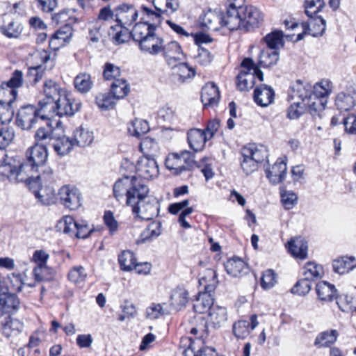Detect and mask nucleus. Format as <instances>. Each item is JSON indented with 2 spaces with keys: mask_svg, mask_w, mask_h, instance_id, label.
<instances>
[{
  "mask_svg": "<svg viewBox=\"0 0 356 356\" xmlns=\"http://www.w3.org/2000/svg\"><path fill=\"white\" fill-rule=\"evenodd\" d=\"M155 10L146 6L141 8V21L150 24L156 29L160 25L164 15L169 16L179 8V0H153Z\"/></svg>",
  "mask_w": 356,
  "mask_h": 356,
  "instance_id": "nucleus-1",
  "label": "nucleus"
},
{
  "mask_svg": "<svg viewBox=\"0 0 356 356\" xmlns=\"http://www.w3.org/2000/svg\"><path fill=\"white\" fill-rule=\"evenodd\" d=\"M174 74L177 76V81L184 83L187 79L195 76V70L189 67L186 63H174L173 67Z\"/></svg>",
  "mask_w": 356,
  "mask_h": 356,
  "instance_id": "nucleus-39",
  "label": "nucleus"
},
{
  "mask_svg": "<svg viewBox=\"0 0 356 356\" xmlns=\"http://www.w3.org/2000/svg\"><path fill=\"white\" fill-rule=\"evenodd\" d=\"M43 92L44 97L39 101V106L45 111L65 94L59 85L51 79L44 83Z\"/></svg>",
  "mask_w": 356,
  "mask_h": 356,
  "instance_id": "nucleus-10",
  "label": "nucleus"
},
{
  "mask_svg": "<svg viewBox=\"0 0 356 356\" xmlns=\"http://www.w3.org/2000/svg\"><path fill=\"white\" fill-rule=\"evenodd\" d=\"M24 283L20 273H11L7 276V287L5 291L19 292L22 290Z\"/></svg>",
  "mask_w": 356,
  "mask_h": 356,
  "instance_id": "nucleus-53",
  "label": "nucleus"
},
{
  "mask_svg": "<svg viewBox=\"0 0 356 356\" xmlns=\"http://www.w3.org/2000/svg\"><path fill=\"white\" fill-rule=\"evenodd\" d=\"M75 88L81 93L88 92L93 86L91 75L86 72L78 74L74 79Z\"/></svg>",
  "mask_w": 356,
  "mask_h": 356,
  "instance_id": "nucleus-37",
  "label": "nucleus"
},
{
  "mask_svg": "<svg viewBox=\"0 0 356 356\" xmlns=\"http://www.w3.org/2000/svg\"><path fill=\"white\" fill-rule=\"evenodd\" d=\"M136 7L129 3H122L115 7V21L122 26H130L138 18Z\"/></svg>",
  "mask_w": 356,
  "mask_h": 356,
  "instance_id": "nucleus-13",
  "label": "nucleus"
},
{
  "mask_svg": "<svg viewBox=\"0 0 356 356\" xmlns=\"http://www.w3.org/2000/svg\"><path fill=\"white\" fill-rule=\"evenodd\" d=\"M354 259L350 257L341 258L333 261V269L339 274H344L353 270L355 267Z\"/></svg>",
  "mask_w": 356,
  "mask_h": 356,
  "instance_id": "nucleus-50",
  "label": "nucleus"
},
{
  "mask_svg": "<svg viewBox=\"0 0 356 356\" xmlns=\"http://www.w3.org/2000/svg\"><path fill=\"white\" fill-rule=\"evenodd\" d=\"M154 31L155 29L151 26L150 24H146L140 21L135 24L131 31H130V34L133 40L138 43Z\"/></svg>",
  "mask_w": 356,
  "mask_h": 356,
  "instance_id": "nucleus-38",
  "label": "nucleus"
},
{
  "mask_svg": "<svg viewBox=\"0 0 356 356\" xmlns=\"http://www.w3.org/2000/svg\"><path fill=\"white\" fill-rule=\"evenodd\" d=\"M194 155L191 152L184 150L178 153H171L165 159V167L174 175H178L189 170L194 162Z\"/></svg>",
  "mask_w": 356,
  "mask_h": 356,
  "instance_id": "nucleus-6",
  "label": "nucleus"
},
{
  "mask_svg": "<svg viewBox=\"0 0 356 356\" xmlns=\"http://www.w3.org/2000/svg\"><path fill=\"white\" fill-rule=\"evenodd\" d=\"M78 222H76L70 216H65L59 221L58 227L63 229L65 234H74Z\"/></svg>",
  "mask_w": 356,
  "mask_h": 356,
  "instance_id": "nucleus-62",
  "label": "nucleus"
},
{
  "mask_svg": "<svg viewBox=\"0 0 356 356\" xmlns=\"http://www.w3.org/2000/svg\"><path fill=\"white\" fill-rule=\"evenodd\" d=\"M166 304L163 305L161 304H152L146 310L147 316L151 319H156L161 316L167 315L170 313V310L167 308Z\"/></svg>",
  "mask_w": 356,
  "mask_h": 356,
  "instance_id": "nucleus-61",
  "label": "nucleus"
},
{
  "mask_svg": "<svg viewBox=\"0 0 356 356\" xmlns=\"http://www.w3.org/2000/svg\"><path fill=\"white\" fill-rule=\"evenodd\" d=\"M307 243L301 238L288 242L289 252L296 258L305 259L307 256Z\"/></svg>",
  "mask_w": 356,
  "mask_h": 356,
  "instance_id": "nucleus-35",
  "label": "nucleus"
},
{
  "mask_svg": "<svg viewBox=\"0 0 356 356\" xmlns=\"http://www.w3.org/2000/svg\"><path fill=\"white\" fill-rule=\"evenodd\" d=\"M140 204H137L131 210L138 218L149 220L159 215L160 204L156 198L147 195Z\"/></svg>",
  "mask_w": 356,
  "mask_h": 356,
  "instance_id": "nucleus-8",
  "label": "nucleus"
},
{
  "mask_svg": "<svg viewBox=\"0 0 356 356\" xmlns=\"http://www.w3.org/2000/svg\"><path fill=\"white\" fill-rule=\"evenodd\" d=\"M150 128L147 121L140 119H136L132 122L131 126L128 127L129 132L136 137L147 133Z\"/></svg>",
  "mask_w": 356,
  "mask_h": 356,
  "instance_id": "nucleus-52",
  "label": "nucleus"
},
{
  "mask_svg": "<svg viewBox=\"0 0 356 356\" xmlns=\"http://www.w3.org/2000/svg\"><path fill=\"white\" fill-rule=\"evenodd\" d=\"M280 196L282 204L286 209H291L297 204L298 196L292 191L280 188Z\"/></svg>",
  "mask_w": 356,
  "mask_h": 356,
  "instance_id": "nucleus-55",
  "label": "nucleus"
},
{
  "mask_svg": "<svg viewBox=\"0 0 356 356\" xmlns=\"http://www.w3.org/2000/svg\"><path fill=\"white\" fill-rule=\"evenodd\" d=\"M325 20L318 15L309 17V22L302 24L305 33H307L308 35H311L313 37L322 35L325 31Z\"/></svg>",
  "mask_w": 356,
  "mask_h": 356,
  "instance_id": "nucleus-23",
  "label": "nucleus"
},
{
  "mask_svg": "<svg viewBox=\"0 0 356 356\" xmlns=\"http://www.w3.org/2000/svg\"><path fill=\"white\" fill-rule=\"evenodd\" d=\"M59 202L65 209L76 211L82 205V195L74 186H63L58 192Z\"/></svg>",
  "mask_w": 356,
  "mask_h": 356,
  "instance_id": "nucleus-7",
  "label": "nucleus"
},
{
  "mask_svg": "<svg viewBox=\"0 0 356 356\" xmlns=\"http://www.w3.org/2000/svg\"><path fill=\"white\" fill-rule=\"evenodd\" d=\"M44 120V116L40 114V110L35 106L26 104L21 106L17 111L15 123L23 130H30L40 120Z\"/></svg>",
  "mask_w": 356,
  "mask_h": 356,
  "instance_id": "nucleus-5",
  "label": "nucleus"
},
{
  "mask_svg": "<svg viewBox=\"0 0 356 356\" xmlns=\"http://www.w3.org/2000/svg\"><path fill=\"white\" fill-rule=\"evenodd\" d=\"M241 155L251 156L257 164L262 163L268 156L266 147L257 146L255 144H249L242 148Z\"/></svg>",
  "mask_w": 356,
  "mask_h": 356,
  "instance_id": "nucleus-29",
  "label": "nucleus"
},
{
  "mask_svg": "<svg viewBox=\"0 0 356 356\" xmlns=\"http://www.w3.org/2000/svg\"><path fill=\"white\" fill-rule=\"evenodd\" d=\"M188 143L191 149L194 152H199L204 149L205 143L209 139L203 130L192 129L187 134Z\"/></svg>",
  "mask_w": 356,
  "mask_h": 356,
  "instance_id": "nucleus-26",
  "label": "nucleus"
},
{
  "mask_svg": "<svg viewBox=\"0 0 356 356\" xmlns=\"http://www.w3.org/2000/svg\"><path fill=\"white\" fill-rule=\"evenodd\" d=\"M170 300L172 307L176 310H180L188 302V293L183 289H176L171 295Z\"/></svg>",
  "mask_w": 356,
  "mask_h": 356,
  "instance_id": "nucleus-47",
  "label": "nucleus"
},
{
  "mask_svg": "<svg viewBox=\"0 0 356 356\" xmlns=\"http://www.w3.org/2000/svg\"><path fill=\"white\" fill-rule=\"evenodd\" d=\"M215 288V284H207L204 286L205 292L199 294L193 305L195 312L204 314L207 311L210 312V309L214 306L211 292L214 291Z\"/></svg>",
  "mask_w": 356,
  "mask_h": 356,
  "instance_id": "nucleus-17",
  "label": "nucleus"
},
{
  "mask_svg": "<svg viewBox=\"0 0 356 356\" xmlns=\"http://www.w3.org/2000/svg\"><path fill=\"white\" fill-rule=\"evenodd\" d=\"M115 97L110 93H99L96 96L95 102L98 107L102 110H108L115 105Z\"/></svg>",
  "mask_w": 356,
  "mask_h": 356,
  "instance_id": "nucleus-60",
  "label": "nucleus"
},
{
  "mask_svg": "<svg viewBox=\"0 0 356 356\" xmlns=\"http://www.w3.org/2000/svg\"><path fill=\"white\" fill-rule=\"evenodd\" d=\"M188 342L187 348L184 350V356H199L198 348H200L202 340L197 339V341L193 340L191 338H186L181 340V346H186L184 342Z\"/></svg>",
  "mask_w": 356,
  "mask_h": 356,
  "instance_id": "nucleus-63",
  "label": "nucleus"
},
{
  "mask_svg": "<svg viewBox=\"0 0 356 356\" xmlns=\"http://www.w3.org/2000/svg\"><path fill=\"white\" fill-rule=\"evenodd\" d=\"M338 335L336 330L321 332L316 336L314 344L319 348L330 347L337 341Z\"/></svg>",
  "mask_w": 356,
  "mask_h": 356,
  "instance_id": "nucleus-34",
  "label": "nucleus"
},
{
  "mask_svg": "<svg viewBox=\"0 0 356 356\" xmlns=\"http://www.w3.org/2000/svg\"><path fill=\"white\" fill-rule=\"evenodd\" d=\"M0 300L8 313L12 310H17L19 307V300L15 292L2 291L0 293Z\"/></svg>",
  "mask_w": 356,
  "mask_h": 356,
  "instance_id": "nucleus-46",
  "label": "nucleus"
},
{
  "mask_svg": "<svg viewBox=\"0 0 356 356\" xmlns=\"http://www.w3.org/2000/svg\"><path fill=\"white\" fill-rule=\"evenodd\" d=\"M241 67L247 70L249 72L253 70V73H252V74H254V77L257 76L260 81H264V74L260 70L261 67L259 66L258 63L257 65H255L252 58H245L241 63Z\"/></svg>",
  "mask_w": 356,
  "mask_h": 356,
  "instance_id": "nucleus-59",
  "label": "nucleus"
},
{
  "mask_svg": "<svg viewBox=\"0 0 356 356\" xmlns=\"http://www.w3.org/2000/svg\"><path fill=\"white\" fill-rule=\"evenodd\" d=\"M238 0H227L226 13L220 17V24L229 30H243V4Z\"/></svg>",
  "mask_w": 356,
  "mask_h": 356,
  "instance_id": "nucleus-4",
  "label": "nucleus"
},
{
  "mask_svg": "<svg viewBox=\"0 0 356 356\" xmlns=\"http://www.w3.org/2000/svg\"><path fill=\"white\" fill-rule=\"evenodd\" d=\"M275 92L267 85L261 84L254 91V100L257 105L265 107L270 104L274 99Z\"/></svg>",
  "mask_w": 356,
  "mask_h": 356,
  "instance_id": "nucleus-25",
  "label": "nucleus"
},
{
  "mask_svg": "<svg viewBox=\"0 0 356 356\" xmlns=\"http://www.w3.org/2000/svg\"><path fill=\"white\" fill-rule=\"evenodd\" d=\"M118 262L121 270L130 271L134 270L136 264V259L132 252L124 250L118 256Z\"/></svg>",
  "mask_w": 356,
  "mask_h": 356,
  "instance_id": "nucleus-45",
  "label": "nucleus"
},
{
  "mask_svg": "<svg viewBox=\"0 0 356 356\" xmlns=\"http://www.w3.org/2000/svg\"><path fill=\"white\" fill-rule=\"evenodd\" d=\"M289 97L291 99H300L301 100L300 102L307 104L311 113L319 111L320 107L323 106V103L321 101H318V102L313 101L312 86L300 80H297L290 87Z\"/></svg>",
  "mask_w": 356,
  "mask_h": 356,
  "instance_id": "nucleus-3",
  "label": "nucleus"
},
{
  "mask_svg": "<svg viewBox=\"0 0 356 356\" xmlns=\"http://www.w3.org/2000/svg\"><path fill=\"white\" fill-rule=\"evenodd\" d=\"M74 147H84L90 145L94 140L93 133L82 127L76 129L71 138Z\"/></svg>",
  "mask_w": 356,
  "mask_h": 356,
  "instance_id": "nucleus-31",
  "label": "nucleus"
},
{
  "mask_svg": "<svg viewBox=\"0 0 356 356\" xmlns=\"http://www.w3.org/2000/svg\"><path fill=\"white\" fill-rule=\"evenodd\" d=\"M220 98L219 89L214 83H207L202 88L201 102L204 107H214L217 106Z\"/></svg>",
  "mask_w": 356,
  "mask_h": 356,
  "instance_id": "nucleus-19",
  "label": "nucleus"
},
{
  "mask_svg": "<svg viewBox=\"0 0 356 356\" xmlns=\"http://www.w3.org/2000/svg\"><path fill=\"white\" fill-rule=\"evenodd\" d=\"M137 175L145 179H149L158 176L159 170L156 161L153 156H143L136 163Z\"/></svg>",
  "mask_w": 356,
  "mask_h": 356,
  "instance_id": "nucleus-12",
  "label": "nucleus"
},
{
  "mask_svg": "<svg viewBox=\"0 0 356 356\" xmlns=\"http://www.w3.org/2000/svg\"><path fill=\"white\" fill-rule=\"evenodd\" d=\"M304 277L312 280L321 278L324 271L322 266L314 262H308L305 266Z\"/></svg>",
  "mask_w": 356,
  "mask_h": 356,
  "instance_id": "nucleus-49",
  "label": "nucleus"
},
{
  "mask_svg": "<svg viewBox=\"0 0 356 356\" xmlns=\"http://www.w3.org/2000/svg\"><path fill=\"white\" fill-rule=\"evenodd\" d=\"M23 329V322L10 316L6 317L1 322L0 332L8 339L17 337L22 332Z\"/></svg>",
  "mask_w": 356,
  "mask_h": 356,
  "instance_id": "nucleus-21",
  "label": "nucleus"
},
{
  "mask_svg": "<svg viewBox=\"0 0 356 356\" xmlns=\"http://www.w3.org/2000/svg\"><path fill=\"white\" fill-rule=\"evenodd\" d=\"M48 154L47 147L44 145L35 143L29 147L26 152V161L22 163V170L29 177V181L34 177V174L40 172L44 167L47 159Z\"/></svg>",
  "mask_w": 356,
  "mask_h": 356,
  "instance_id": "nucleus-2",
  "label": "nucleus"
},
{
  "mask_svg": "<svg viewBox=\"0 0 356 356\" xmlns=\"http://www.w3.org/2000/svg\"><path fill=\"white\" fill-rule=\"evenodd\" d=\"M335 104L341 111H347L355 106V100L350 95L341 92L336 97Z\"/></svg>",
  "mask_w": 356,
  "mask_h": 356,
  "instance_id": "nucleus-54",
  "label": "nucleus"
},
{
  "mask_svg": "<svg viewBox=\"0 0 356 356\" xmlns=\"http://www.w3.org/2000/svg\"><path fill=\"white\" fill-rule=\"evenodd\" d=\"M140 149L144 156H154L159 151V145L154 138L145 137L140 143Z\"/></svg>",
  "mask_w": 356,
  "mask_h": 356,
  "instance_id": "nucleus-51",
  "label": "nucleus"
},
{
  "mask_svg": "<svg viewBox=\"0 0 356 356\" xmlns=\"http://www.w3.org/2000/svg\"><path fill=\"white\" fill-rule=\"evenodd\" d=\"M161 234V223L153 222L150 223L140 234L138 243L152 242Z\"/></svg>",
  "mask_w": 356,
  "mask_h": 356,
  "instance_id": "nucleus-33",
  "label": "nucleus"
},
{
  "mask_svg": "<svg viewBox=\"0 0 356 356\" xmlns=\"http://www.w3.org/2000/svg\"><path fill=\"white\" fill-rule=\"evenodd\" d=\"M23 83V73L20 70H15L9 81L7 82V86L10 88L9 94L13 96L12 100H15L17 92L15 88H19Z\"/></svg>",
  "mask_w": 356,
  "mask_h": 356,
  "instance_id": "nucleus-48",
  "label": "nucleus"
},
{
  "mask_svg": "<svg viewBox=\"0 0 356 356\" xmlns=\"http://www.w3.org/2000/svg\"><path fill=\"white\" fill-rule=\"evenodd\" d=\"M52 145L55 152L60 156L67 154L74 147L72 138L65 136L64 129L60 121L55 122Z\"/></svg>",
  "mask_w": 356,
  "mask_h": 356,
  "instance_id": "nucleus-9",
  "label": "nucleus"
},
{
  "mask_svg": "<svg viewBox=\"0 0 356 356\" xmlns=\"http://www.w3.org/2000/svg\"><path fill=\"white\" fill-rule=\"evenodd\" d=\"M316 291L318 298L322 301H331L336 297L337 298V303L339 309L342 311H345V308L341 305L342 297L340 296L337 298L336 296L337 289L334 285L326 281H321L316 284Z\"/></svg>",
  "mask_w": 356,
  "mask_h": 356,
  "instance_id": "nucleus-20",
  "label": "nucleus"
},
{
  "mask_svg": "<svg viewBox=\"0 0 356 356\" xmlns=\"http://www.w3.org/2000/svg\"><path fill=\"white\" fill-rule=\"evenodd\" d=\"M0 175L7 177L13 182H27L31 184L29 177L22 170V164L19 166H14L9 163H2L0 165Z\"/></svg>",
  "mask_w": 356,
  "mask_h": 356,
  "instance_id": "nucleus-18",
  "label": "nucleus"
},
{
  "mask_svg": "<svg viewBox=\"0 0 356 356\" xmlns=\"http://www.w3.org/2000/svg\"><path fill=\"white\" fill-rule=\"evenodd\" d=\"M136 178L135 176H124L115 181L113 191L115 198L118 202L125 200L128 195V191L131 188Z\"/></svg>",
  "mask_w": 356,
  "mask_h": 356,
  "instance_id": "nucleus-24",
  "label": "nucleus"
},
{
  "mask_svg": "<svg viewBox=\"0 0 356 356\" xmlns=\"http://www.w3.org/2000/svg\"><path fill=\"white\" fill-rule=\"evenodd\" d=\"M233 332L237 339H243L250 334V322L248 321H238L233 325Z\"/></svg>",
  "mask_w": 356,
  "mask_h": 356,
  "instance_id": "nucleus-57",
  "label": "nucleus"
},
{
  "mask_svg": "<svg viewBox=\"0 0 356 356\" xmlns=\"http://www.w3.org/2000/svg\"><path fill=\"white\" fill-rule=\"evenodd\" d=\"M127 26H122L117 24L115 26H111L108 32L117 44H122L127 42L131 37Z\"/></svg>",
  "mask_w": 356,
  "mask_h": 356,
  "instance_id": "nucleus-41",
  "label": "nucleus"
},
{
  "mask_svg": "<svg viewBox=\"0 0 356 356\" xmlns=\"http://www.w3.org/2000/svg\"><path fill=\"white\" fill-rule=\"evenodd\" d=\"M225 268L227 274L232 277H240L249 271L247 264L238 257H233L225 264Z\"/></svg>",
  "mask_w": 356,
  "mask_h": 356,
  "instance_id": "nucleus-28",
  "label": "nucleus"
},
{
  "mask_svg": "<svg viewBox=\"0 0 356 356\" xmlns=\"http://www.w3.org/2000/svg\"><path fill=\"white\" fill-rule=\"evenodd\" d=\"M227 321V312L225 307L213 306L209 312V321L214 328H219Z\"/></svg>",
  "mask_w": 356,
  "mask_h": 356,
  "instance_id": "nucleus-32",
  "label": "nucleus"
},
{
  "mask_svg": "<svg viewBox=\"0 0 356 356\" xmlns=\"http://www.w3.org/2000/svg\"><path fill=\"white\" fill-rule=\"evenodd\" d=\"M311 289V280L304 277V278L298 281L296 285L291 289V291L293 294L305 296L310 291Z\"/></svg>",
  "mask_w": 356,
  "mask_h": 356,
  "instance_id": "nucleus-64",
  "label": "nucleus"
},
{
  "mask_svg": "<svg viewBox=\"0 0 356 356\" xmlns=\"http://www.w3.org/2000/svg\"><path fill=\"white\" fill-rule=\"evenodd\" d=\"M262 20L263 15L257 8L243 4V30L248 31L258 27Z\"/></svg>",
  "mask_w": 356,
  "mask_h": 356,
  "instance_id": "nucleus-15",
  "label": "nucleus"
},
{
  "mask_svg": "<svg viewBox=\"0 0 356 356\" xmlns=\"http://www.w3.org/2000/svg\"><path fill=\"white\" fill-rule=\"evenodd\" d=\"M280 58L279 51L277 49H264L261 51L258 64L261 67L266 68L275 65Z\"/></svg>",
  "mask_w": 356,
  "mask_h": 356,
  "instance_id": "nucleus-36",
  "label": "nucleus"
},
{
  "mask_svg": "<svg viewBox=\"0 0 356 356\" xmlns=\"http://www.w3.org/2000/svg\"><path fill=\"white\" fill-rule=\"evenodd\" d=\"M79 104L73 106V100L68 98L65 94L55 102V104L51 106L46 111L52 112L57 115L62 117L64 115H73L79 110Z\"/></svg>",
  "mask_w": 356,
  "mask_h": 356,
  "instance_id": "nucleus-16",
  "label": "nucleus"
},
{
  "mask_svg": "<svg viewBox=\"0 0 356 356\" xmlns=\"http://www.w3.org/2000/svg\"><path fill=\"white\" fill-rule=\"evenodd\" d=\"M332 82L327 79H323L312 86L313 101H316V102L321 101L323 103V106L320 107V110L324 108V102L321 98L328 96L332 92Z\"/></svg>",
  "mask_w": 356,
  "mask_h": 356,
  "instance_id": "nucleus-30",
  "label": "nucleus"
},
{
  "mask_svg": "<svg viewBox=\"0 0 356 356\" xmlns=\"http://www.w3.org/2000/svg\"><path fill=\"white\" fill-rule=\"evenodd\" d=\"M149 193V189L144 181L136 177L131 188L128 191V195L125 198L126 205L131 207L132 209L137 204L143 202Z\"/></svg>",
  "mask_w": 356,
  "mask_h": 356,
  "instance_id": "nucleus-11",
  "label": "nucleus"
},
{
  "mask_svg": "<svg viewBox=\"0 0 356 356\" xmlns=\"http://www.w3.org/2000/svg\"><path fill=\"white\" fill-rule=\"evenodd\" d=\"M264 40L266 43L268 49L279 51L280 48L284 45L283 33L278 30L274 31L267 34L264 38Z\"/></svg>",
  "mask_w": 356,
  "mask_h": 356,
  "instance_id": "nucleus-44",
  "label": "nucleus"
},
{
  "mask_svg": "<svg viewBox=\"0 0 356 356\" xmlns=\"http://www.w3.org/2000/svg\"><path fill=\"white\" fill-rule=\"evenodd\" d=\"M129 86L127 81L120 78L113 81L111 85V93L117 99H122L129 92Z\"/></svg>",
  "mask_w": 356,
  "mask_h": 356,
  "instance_id": "nucleus-42",
  "label": "nucleus"
},
{
  "mask_svg": "<svg viewBox=\"0 0 356 356\" xmlns=\"http://www.w3.org/2000/svg\"><path fill=\"white\" fill-rule=\"evenodd\" d=\"M161 53H162L168 65L171 67H173L174 63L181 61L184 58V54L181 47L176 41H171L167 44L163 43Z\"/></svg>",
  "mask_w": 356,
  "mask_h": 356,
  "instance_id": "nucleus-14",
  "label": "nucleus"
},
{
  "mask_svg": "<svg viewBox=\"0 0 356 356\" xmlns=\"http://www.w3.org/2000/svg\"><path fill=\"white\" fill-rule=\"evenodd\" d=\"M121 76L120 68L111 63H106L104 65L103 76L107 81H115Z\"/></svg>",
  "mask_w": 356,
  "mask_h": 356,
  "instance_id": "nucleus-56",
  "label": "nucleus"
},
{
  "mask_svg": "<svg viewBox=\"0 0 356 356\" xmlns=\"http://www.w3.org/2000/svg\"><path fill=\"white\" fill-rule=\"evenodd\" d=\"M286 170V162L282 159H277L270 169L266 170V175L272 184H277L284 179Z\"/></svg>",
  "mask_w": 356,
  "mask_h": 356,
  "instance_id": "nucleus-27",
  "label": "nucleus"
},
{
  "mask_svg": "<svg viewBox=\"0 0 356 356\" xmlns=\"http://www.w3.org/2000/svg\"><path fill=\"white\" fill-rule=\"evenodd\" d=\"M237 88L241 91H248L252 88L254 85V76L251 72L241 71L236 76Z\"/></svg>",
  "mask_w": 356,
  "mask_h": 356,
  "instance_id": "nucleus-43",
  "label": "nucleus"
},
{
  "mask_svg": "<svg viewBox=\"0 0 356 356\" xmlns=\"http://www.w3.org/2000/svg\"><path fill=\"white\" fill-rule=\"evenodd\" d=\"M163 43H164V40L153 32L140 41L138 44L141 51L151 55H157L161 53Z\"/></svg>",
  "mask_w": 356,
  "mask_h": 356,
  "instance_id": "nucleus-22",
  "label": "nucleus"
},
{
  "mask_svg": "<svg viewBox=\"0 0 356 356\" xmlns=\"http://www.w3.org/2000/svg\"><path fill=\"white\" fill-rule=\"evenodd\" d=\"M57 120H48L46 122L45 127H40L35 134V139L36 143L49 140L50 142L53 141V133L55 131V122Z\"/></svg>",
  "mask_w": 356,
  "mask_h": 356,
  "instance_id": "nucleus-40",
  "label": "nucleus"
},
{
  "mask_svg": "<svg viewBox=\"0 0 356 356\" xmlns=\"http://www.w3.org/2000/svg\"><path fill=\"white\" fill-rule=\"evenodd\" d=\"M200 22L201 26L204 28L216 30L218 29L216 26L217 22L220 23V17L209 11L200 17Z\"/></svg>",
  "mask_w": 356,
  "mask_h": 356,
  "instance_id": "nucleus-58",
  "label": "nucleus"
}]
</instances>
